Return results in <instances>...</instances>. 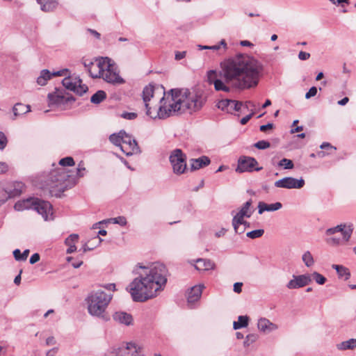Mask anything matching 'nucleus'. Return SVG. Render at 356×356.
<instances>
[{
    "mask_svg": "<svg viewBox=\"0 0 356 356\" xmlns=\"http://www.w3.org/2000/svg\"><path fill=\"white\" fill-rule=\"evenodd\" d=\"M234 104L236 105V106H233V111H239L241 109V107L243 106V104L241 102H238L236 100H233Z\"/></svg>",
    "mask_w": 356,
    "mask_h": 356,
    "instance_id": "338daca9",
    "label": "nucleus"
},
{
    "mask_svg": "<svg viewBox=\"0 0 356 356\" xmlns=\"http://www.w3.org/2000/svg\"><path fill=\"white\" fill-rule=\"evenodd\" d=\"M332 268L335 269L339 278L348 280L350 277L349 269L343 266L333 264Z\"/></svg>",
    "mask_w": 356,
    "mask_h": 356,
    "instance_id": "cd10ccee",
    "label": "nucleus"
},
{
    "mask_svg": "<svg viewBox=\"0 0 356 356\" xmlns=\"http://www.w3.org/2000/svg\"><path fill=\"white\" fill-rule=\"evenodd\" d=\"M227 49V44L224 39L221 40V41L218 44L210 46L209 48L210 50L218 51V54L219 55L224 54L226 51Z\"/></svg>",
    "mask_w": 356,
    "mask_h": 356,
    "instance_id": "2f4dec72",
    "label": "nucleus"
},
{
    "mask_svg": "<svg viewBox=\"0 0 356 356\" xmlns=\"http://www.w3.org/2000/svg\"><path fill=\"white\" fill-rule=\"evenodd\" d=\"M113 317L116 322L125 325H131L133 321L132 316L124 312H116Z\"/></svg>",
    "mask_w": 356,
    "mask_h": 356,
    "instance_id": "5701e85b",
    "label": "nucleus"
},
{
    "mask_svg": "<svg viewBox=\"0 0 356 356\" xmlns=\"http://www.w3.org/2000/svg\"><path fill=\"white\" fill-rule=\"evenodd\" d=\"M8 170V165L6 163L0 162V174L5 173Z\"/></svg>",
    "mask_w": 356,
    "mask_h": 356,
    "instance_id": "69168bd1",
    "label": "nucleus"
},
{
    "mask_svg": "<svg viewBox=\"0 0 356 356\" xmlns=\"http://www.w3.org/2000/svg\"><path fill=\"white\" fill-rule=\"evenodd\" d=\"M86 171V168L84 167L83 163L81 161L79 163L77 169H76V175L79 177H81L84 175V172Z\"/></svg>",
    "mask_w": 356,
    "mask_h": 356,
    "instance_id": "3c124183",
    "label": "nucleus"
},
{
    "mask_svg": "<svg viewBox=\"0 0 356 356\" xmlns=\"http://www.w3.org/2000/svg\"><path fill=\"white\" fill-rule=\"evenodd\" d=\"M252 203V200H249L243 204L239 211L235 214H234V211L232 212V215H233L232 220L234 221L235 223H246V220H244V218H250L254 212Z\"/></svg>",
    "mask_w": 356,
    "mask_h": 356,
    "instance_id": "ddd939ff",
    "label": "nucleus"
},
{
    "mask_svg": "<svg viewBox=\"0 0 356 356\" xmlns=\"http://www.w3.org/2000/svg\"><path fill=\"white\" fill-rule=\"evenodd\" d=\"M105 356H143L142 348L133 342L111 348Z\"/></svg>",
    "mask_w": 356,
    "mask_h": 356,
    "instance_id": "6e6552de",
    "label": "nucleus"
},
{
    "mask_svg": "<svg viewBox=\"0 0 356 356\" xmlns=\"http://www.w3.org/2000/svg\"><path fill=\"white\" fill-rule=\"evenodd\" d=\"M258 164L257 160L250 156H242L238 159V165L236 168V172L242 173L245 172L259 171L262 169L261 167L256 168Z\"/></svg>",
    "mask_w": 356,
    "mask_h": 356,
    "instance_id": "f8f14e48",
    "label": "nucleus"
},
{
    "mask_svg": "<svg viewBox=\"0 0 356 356\" xmlns=\"http://www.w3.org/2000/svg\"><path fill=\"white\" fill-rule=\"evenodd\" d=\"M221 68L226 83L240 90L256 87L264 70L258 60L241 54L222 62Z\"/></svg>",
    "mask_w": 356,
    "mask_h": 356,
    "instance_id": "f257e3e1",
    "label": "nucleus"
},
{
    "mask_svg": "<svg viewBox=\"0 0 356 356\" xmlns=\"http://www.w3.org/2000/svg\"><path fill=\"white\" fill-rule=\"evenodd\" d=\"M321 149L327 150V152L321 151L318 153L320 157H324L326 155L332 154L336 151V147L331 145L329 143H323L321 146Z\"/></svg>",
    "mask_w": 356,
    "mask_h": 356,
    "instance_id": "7c9ffc66",
    "label": "nucleus"
},
{
    "mask_svg": "<svg viewBox=\"0 0 356 356\" xmlns=\"http://www.w3.org/2000/svg\"><path fill=\"white\" fill-rule=\"evenodd\" d=\"M217 106L223 111H226L229 113H233V106H236V105L234 104L233 100L226 99L219 101L217 104Z\"/></svg>",
    "mask_w": 356,
    "mask_h": 356,
    "instance_id": "bb28decb",
    "label": "nucleus"
},
{
    "mask_svg": "<svg viewBox=\"0 0 356 356\" xmlns=\"http://www.w3.org/2000/svg\"><path fill=\"white\" fill-rule=\"evenodd\" d=\"M120 134L122 135V136H123L122 138V144L124 145L125 143H127V142L130 141V140L132 138V137L129 135L128 134H127L124 130H121L120 131Z\"/></svg>",
    "mask_w": 356,
    "mask_h": 356,
    "instance_id": "864d4df0",
    "label": "nucleus"
},
{
    "mask_svg": "<svg viewBox=\"0 0 356 356\" xmlns=\"http://www.w3.org/2000/svg\"><path fill=\"white\" fill-rule=\"evenodd\" d=\"M7 138L5 134L0 131V149H3L7 145Z\"/></svg>",
    "mask_w": 356,
    "mask_h": 356,
    "instance_id": "603ef678",
    "label": "nucleus"
},
{
    "mask_svg": "<svg viewBox=\"0 0 356 356\" xmlns=\"http://www.w3.org/2000/svg\"><path fill=\"white\" fill-rule=\"evenodd\" d=\"M138 275L127 286L134 301L145 302L157 296L167 283L168 270L163 264L156 262L148 266L138 264Z\"/></svg>",
    "mask_w": 356,
    "mask_h": 356,
    "instance_id": "f03ea898",
    "label": "nucleus"
},
{
    "mask_svg": "<svg viewBox=\"0 0 356 356\" xmlns=\"http://www.w3.org/2000/svg\"><path fill=\"white\" fill-rule=\"evenodd\" d=\"M216 76H217L216 71H215V70H209L207 72V81L210 84H212V83L213 84L214 81L218 80L216 79Z\"/></svg>",
    "mask_w": 356,
    "mask_h": 356,
    "instance_id": "49530a36",
    "label": "nucleus"
},
{
    "mask_svg": "<svg viewBox=\"0 0 356 356\" xmlns=\"http://www.w3.org/2000/svg\"><path fill=\"white\" fill-rule=\"evenodd\" d=\"M204 288V285H197L190 289L187 296L188 304L194 303L200 300Z\"/></svg>",
    "mask_w": 356,
    "mask_h": 356,
    "instance_id": "aec40b11",
    "label": "nucleus"
},
{
    "mask_svg": "<svg viewBox=\"0 0 356 356\" xmlns=\"http://www.w3.org/2000/svg\"><path fill=\"white\" fill-rule=\"evenodd\" d=\"M154 96V86L152 85H149L145 86L143 90V99L145 102V106L146 108V115L152 119H165L166 118H161L158 114L159 112V108H158V111L156 113L152 114L151 111V107L149 106L148 102Z\"/></svg>",
    "mask_w": 356,
    "mask_h": 356,
    "instance_id": "4468645a",
    "label": "nucleus"
},
{
    "mask_svg": "<svg viewBox=\"0 0 356 356\" xmlns=\"http://www.w3.org/2000/svg\"><path fill=\"white\" fill-rule=\"evenodd\" d=\"M31 111V106L29 104H24L22 103H17L13 107V120H15L17 118L22 116L23 115Z\"/></svg>",
    "mask_w": 356,
    "mask_h": 356,
    "instance_id": "412c9836",
    "label": "nucleus"
},
{
    "mask_svg": "<svg viewBox=\"0 0 356 356\" xmlns=\"http://www.w3.org/2000/svg\"><path fill=\"white\" fill-rule=\"evenodd\" d=\"M65 97L59 94L55 93H49L48 95V99L49 102V105L53 104H60Z\"/></svg>",
    "mask_w": 356,
    "mask_h": 356,
    "instance_id": "f704fd0d",
    "label": "nucleus"
},
{
    "mask_svg": "<svg viewBox=\"0 0 356 356\" xmlns=\"http://www.w3.org/2000/svg\"><path fill=\"white\" fill-rule=\"evenodd\" d=\"M264 234V230L262 229H255V230L248 232L246 234V236L250 238L254 239V238L261 237Z\"/></svg>",
    "mask_w": 356,
    "mask_h": 356,
    "instance_id": "ea45409f",
    "label": "nucleus"
},
{
    "mask_svg": "<svg viewBox=\"0 0 356 356\" xmlns=\"http://www.w3.org/2000/svg\"><path fill=\"white\" fill-rule=\"evenodd\" d=\"M241 225L242 223H235V222L232 220V226L236 234H241L245 232V228L241 227Z\"/></svg>",
    "mask_w": 356,
    "mask_h": 356,
    "instance_id": "09e8293b",
    "label": "nucleus"
},
{
    "mask_svg": "<svg viewBox=\"0 0 356 356\" xmlns=\"http://www.w3.org/2000/svg\"><path fill=\"white\" fill-rule=\"evenodd\" d=\"M278 165L283 167L284 169H285V170H291V169H293L294 167V164H293V161L290 159H285V158L281 159L279 161Z\"/></svg>",
    "mask_w": 356,
    "mask_h": 356,
    "instance_id": "58836bf2",
    "label": "nucleus"
},
{
    "mask_svg": "<svg viewBox=\"0 0 356 356\" xmlns=\"http://www.w3.org/2000/svg\"><path fill=\"white\" fill-rule=\"evenodd\" d=\"M215 267V264L211 261L210 259H198L196 260V264L195 265V268L197 270H209L211 269H213Z\"/></svg>",
    "mask_w": 356,
    "mask_h": 356,
    "instance_id": "393cba45",
    "label": "nucleus"
},
{
    "mask_svg": "<svg viewBox=\"0 0 356 356\" xmlns=\"http://www.w3.org/2000/svg\"><path fill=\"white\" fill-rule=\"evenodd\" d=\"M123 136H122L121 134H120V132L118 134H113L109 136V140L111 143H112L113 145L116 146H119L121 148V146H123L122 144V140Z\"/></svg>",
    "mask_w": 356,
    "mask_h": 356,
    "instance_id": "4c0bfd02",
    "label": "nucleus"
},
{
    "mask_svg": "<svg viewBox=\"0 0 356 356\" xmlns=\"http://www.w3.org/2000/svg\"><path fill=\"white\" fill-rule=\"evenodd\" d=\"M213 85H214L215 89L218 91H219V90H222V91H225V92L229 91V88L228 86H225V84L220 79L215 81Z\"/></svg>",
    "mask_w": 356,
    "mask_h": 356,
    "instance_id": "a19ab883",
    "label": "nucleus"
},
{
    "mask_svg": "<svg viewBox=\"0 0 356 356\" xmlns=\"http://www.w3.org/2000/svg\"><path fill=\"white\" fill-rule=\"evenodd\" d=\"M309 276H311V282L314 280L317 284L321 285L324 284L326 282V278L318 272L309 274Z\"/></svg>",
    "mask_w": 356,
    "mask_h": 356,
    "instance_id": "e433bc0d",
    "label": "nucleus"
},
{
    "mask_svg": "<svg viewBox=\"0 0 356 356\" xmlns=\"http://www.w3.org/2000/svg\"><path fill=\"white\" fill-rule=\"evenodd\" d=\"M42 187L49 188L51 191L53 189L58 192H64L75 185V177L69 175L62 168H56L49 172L44 173L41 178Z\"/></svg>",
    "mask_w": 356,
    "mask_h": 356,
    "instance_id": "20e7f679",
    "label": "nucleus"
},
{
    "mask_svg": "<svg viewBox=\"0 0 356 356\" xmlns=\"http://www.w3.org/2000/svg\"><path fill=\"white\" fill-rule=\"evenodd\" d=\"M40 260V255L38 253H35L32 254V256L30 258L29 262L31 264H34L37 263Z\"/></svg>",
    "mask_w": 356,
    "mask_h": 356,
    "instance_id": "052dcab7",
    "label": "nucleus"
},
{
    "mask_svg": "<svg viewBox=\"0 0 356 356\" xmlns=\"http://www.w3.org/2000/svg\"><path fill=\"white\" fill-rule=\"evenodd\" d=\"M211 163L210 159L207 156H202L197 159L190 160V165L192 170H197L209 165Z\"/></svg>",
    "mask_w": 356,
    "mask_h": 356,
    "instance_id": "6ab92c4d",
    "label": "nucleus"
},
{
    "mask_svg": "<svg viewBox=\"0 0 356 356\" xmlns=\"http://www.w3.org/2000/svg\"><path fill=\"white\" fill-rule=\"evenodd\" d=\"M112 298L113 293H106L102 289L90 292L86 300L89 314L106 321V309Z\"/></svg>",
    "mask_w": 356,
    "mask_h": 356,
    "instance_id": "39448f33",
    "label": "nucleus"
},
{
    "mask_svg": "<svg viewBox=\"0 0 356 356\" xmlns=\"http://www.w3.org/2000/svg\"><path fill=\"white\" fill-rule=\"evenodd\" d=\"M249 317L248 316H239L238 321H234L233 323V328L238 330L243 327H246L248 325Z\"/></svg>",
    "mask_w": 356,
    "mask_h": 356,
    "instance_id": "c756f323",
    "label": "nucleus"
},
{
    "mask_svg": "<svg viewBox=\"0 0 356 356\" xmlns=\"http://www.w3.org/2000/svg\"><path fill=\"white\" fill-rule=\"evenodd\" d=\"M37 1L40 5L41 10L44 12H51L58 5L57 0H37Z\"/></svg>",
    "mask_w": 356,
    "mask_h": 356,
    "instance_id": "a878e982",
    "label": "nucleus"
},
{
    "mask_svg": "<svg viewBox=\"0 0 356 356\" xmlns=\"http://www.w3.org/2000/svg\"><path fill=\"white\" fill-rule=\"evenodd\" d=\"M164 96L160 99L159 115L168 118L178 113H196L200 111L207 101V95L199 88H175L168 93L163 90Z\"/></svg>",
    "mask_w": 356,
    "mask_h": 356,
    "instance_id": "7ed1b4c3",
    "label": "nucleus"
},
{
    "mask_svg": "<svg viewBox=\"0 0 356 356\" xmlns=\"http://www.w3.org/2000/svg\"><path fill=\"white\" fill-rule=\"evenodd\" d=\"M353 232V226L352 224L346 225V224L338 225L336 227L327 229L325 234L327 236L333 235L335 233L341 232L343 236V240L348 241Z\"/></svg>",
    "mask_w": 356,
    "mask_h": 356,
    "instance_id": "2eb2a0df",
    "label": "nucleus"
},
{
    "mask_svg": "<svg viewBox=\"0 0 356 356\" xmlns=\"http://www.w3.org/2000/svg\"><path fill=\"white\" fill-rule=\"evenodd\" d=\"M108 222H112L115 224H118L121 226H124L127 225V219L124 216H118L113 218H110L107 220Z\"/></svg>",
    "mask_w": 356,
    "mask_h": 356,
    "instance_id": "79ce46f5",
    "label": "nucleus"
},
{
    "mask_svg": "<svg viewBox=\"0 0 356 356\" xmlns=\"http://www.w3.org/2000/svg\"><path fill=\"white\" fill-rule=\"evenodd\" d=\"M103 287L104 289H106V290H108L109 291L108 293H112V292L115 291V284H111V283L106 284L104 285Z\"/></svg>",
    "mask_w": 356,
    "mask_h": 356,
    "instance_id": "680f3d73",
    "label": "nucleus"
},
{
    "mask_svg": "<svg viewBox=\"0 0 356 356\" xmlns=\"http://www.w3.org/2000/svg\"><path fill=\"white\" fill-rule=\"evenodd\" d=\"M186 156L179 149L173 150L170 156V162L175 174H183L186 169Z\"/></svg>",
    "mask_w": 356,
    "mask_h": 356,
    "instance_id": "1a4fd4ad",
    "label": "nucleus"
},
{
    "mask_svg": "<svg viewBox=\"0 0 356 356\" xmlns=\"http://www.w3.org/2000/svg\"><path fill=\"white\" fill-rule=\"evenodd\" d=\"M302 260L307 267H312L315 262L312 253L309 250L303 253Z\"/></svg>",
    "mask_w": 356,
    "mask_h": 356,
    "instance_id": "72a5a7b5",
    "label": "nucleus"
},
{
    "mask_svg": "<svg viewBox=\"0 0 356 356\" xmlns=\"http://www.w3.org/2000/svg\"><path fill=\"white\" fill-rule=\"evenodd\" d=\"M305 184L303 178L296 179L292 177H285L274 183L276 188H285V189H300Z\"/></svg>",
    "mask_w": 356,
    "mask_h": 356,
    "instance_id": "9b49d317",
    "label": "nucleus"
},
{
    "mask_svg": "<svg viewBox=\"0 0 356 356\" xmlns=\"http://www.w3.org/2000/svg\"><path fill=\"white\" fill-rule=\"evenodd\" d=\"M81 80L79 77L67 76L63 79L62 83L63 86L76 94L81 96L88 90L86 85L81 84Z\"/></svg>",
    "mask_w": 356,
    "mask_h": 356,
    "instance_id": "9d476101",
    "label": "nucleus"
},
{
    "mask_svg": "<svg viewBox=\"0 0 356 356\" xmlns=\"http://www.w3.org/2000/svg\"><path fill=\"white\" fill-rule=\"evenodd\" d=\"M311 276L309 274L293 275V278L287 283L289 289H296L304 287L311 283Z\"/></svg>",
    "mask_w": 356,
    "mask_h": 356,
    "instance_id": "dca6fc26",
    "label": "nucleus"
},
{
    "mask_svg": "<svg viewBox=\"0 0 356 356\" xmlns=\"http://www.w3.org/2000/svg\"><path fill=\"white\" fill-rule=\"evenodd\" d=\"M57 353H58V348H54L47 352L46 356H55Z\"/></svg>",
    "mask_w": 356,
    "mask_h": 356,
    "instance_id": "774afa93",
    "label": "nucleus"
},
{
    "mask_svg": "<svg viewBox=\"0 0 356 356\" xmlns=\"http://www.w3.org/2000/svg\"><path fill=\"white\" fill-rule=\"evenodd\" d=\"M121 151L127 156H130L139 152L140 149L136 140L131 138L130 141L125 143L123 146H121Z\"/></svg>",
    "mask_w": 356,
    "mask_h": 356,
    "instance_id": "4be33fe9",
    "label": "nucleus"
},
{
    "mask_svg": "<svg viewBox=\"0 0 356 356\" xmlns=\"http://www.w3.org/2000/svg\"><path fill=\"white\" fill-rule=\"evenodd\" d=\"M95 66L97 68V72L90 69V75L92 78L102 77L104 81L113 85L123 84L125 81L119 75L118 67L110 58H101Z\"/></svg>",
    "mask_w": 356,
    "mask_h": 356,
    "instance_id": "423d86ee",
    "label": "nucleus"
},
{
    "mask_svg": "<svg viewBox=\"0 0 356 356\" xmlns=\"http://www.w3.org/2000/svg\"><path fill=\"white\" fill-rule=\"evenodd\" d=\"M254 146L259 149H265L270 146V143L266 140H259L256 143Z\"/></svg>",
    "mask_w": 356,
    "mask_h": 356,
    "instance_id": "c03bdc74",
    "label": "nucleus"
},
{
    "mask_svg": "<svg viewBox=\"0 0 356 356\" xmlns=\"http://www.w3.org/2000/svg\"><path fill=\"white\" fill-rule=\"evenodd\" d=\"M79 235L76 234H70L65 241V245L74 244L78 241Z\"/></svg>",
    "mask_w": 356,
    "mask_h": 356,
    "instance_id": "a18cd8bd",
    "label": "nucleus"
},
{
    "mask_svg": "<svg viewBox=\"0 0 356 356\" xmlns=\"http://www.w3.org/2000/svg\"><path fill=\"white\" fill-rule=\"evenodd\" d=\"M254 114V111L253 110H252L251 113H250L249 115L243 117L241 120V124H243V125L245 124L251 119V118L253 116Z\"/></svg>",
    "mask_w": 356,
    "mask_h": 356,
    "instance_id": "bf43d9fd",
    "label": "nucleus"
},
{
    "mask_svg": "<svg viewBox=\"0 0 356 356\" xmlns=\"http://www.w3.org/2000/svg\"><path fill=\"white\" fill-rule=\"evenodd\" d=\"M257 328L260 332L268 334L277 330L278 325L266 318H260L257 322Z\"/></svg>",
    "mask_w": 356,
    "mask_h": 356,
    "instance_id": "a211bd4d",
    "label": "nucleus"
},
{
    "mask_svg": "<svg viewBox=\"0 0 356 356\" xmlns=\"http://www.w3.org/2000/svg\"><path fill=\"white\" fill-rule=\"evenodd\" d=\"M21 251L19 249H16L13 251V256L17 261H22Z\"/></svg>",
    "mask_w": 356,
    "mask_h": 356,
    "instance_id": "e2e57ef3",
    "label": "nucleus"
},
{
    "mask_svg": "<svg viewBox=\"0 0 356 356\" xmlns=\"http://www.w3.org/2000/svg\"><path fill=\"white\" fill-rule=\"evenodd\" d=\"M282 207V204L278 202L270 204L264 202H259L258 204V213L262 214L264 211H275L280 209Z\"/></svg>",
    "mask_w": 356,
    "mask_h": 356,
    "instance_id": "b1692460",
    "label": "nucleus"
},
{
    "mask_svg": "<svg viewBox=\"0 0 356 356\" xmlns=\"http://www.w3.org/2000/svg\"><path fill=\"white\" fill-rule=\"evenodd\" d=\"M99 59H97L95 60V62H92V61H89L88 63H87L86 61L84 62V66L87 68L88 72L90 73V69H93V68H97L96 66H95V65H97V62L99 60Z\"/></svg>",
    "mask_w": 356,
    "mask_h": 356,
    "instance_id": "6e6d98bb",
    "label": "nucleus"
},
{
    "mask_svg": "<svg viewBox=\"0 0 356 356\" xmlns=\"http://www.w3.org/2000/svg\"><path fill=\"white\" fill-rule=\"evenodd\" d=\"M15 189L13 192V195H17L22 193L24 189V184L22 182H16L14 184Z\"/></svg>",
    "mask_w": 356,
    "mask_h": 356,
    "instance_id": "de8ad7c7",
    "label": "nucleus"
},
{
    "mask_svg": "<svg viewBox=\"0 0 356 356\" xmlns=\"http://www.w3.org/2000/svg\"><path fill=\"white\" fill-rule=\"evenodd\" d=\"M337 348L339 350H353L356 348V339H350L337 344Z\"/></svg>",
    "mask_w": 356,
    "mask_h": 356,
    "instance_id": "c85d7f7f",
    "label": "nucleus"
},
{
    "mask_svg": "<svg viewBox=\"0 0 356 356\" xmlns=\"http://www.w3.org/2000/svg\"><path fill=\"white\" fill-rule=\"evenodd\" d=\"M16 211L33 209L40 214L44 220L53 219V208L51 204L44 200L36 197H29L17 201L14 206Z\"/></svg>",
    "mask_w": 356,
    "mask_h": 356,
    "instance_id": "0eeeda50",
    "label": "nucleus"
},
{
    "mask_svg": "<svg viewBox=\"0 0 356 356\" xmlns=\"http://www.w3.org/2000/svg\"><path fill=\"white\" fill-rule=\"evenodd\" d=\"M120 116L126 120H134L137 118L138 115L136 113L134 112H124L120 115Z\"/></svg>",
    "mask_w": 356,
    "mask_h": 356,
    "instance_id": "8fccbe9b",
    "label": "nucleus"
},
{
    "mask_svg": "<svg viewBox=\"0 0 356 356\" xmlns=\"http://www.w3.org/2000/svg\"><path fill=\"white\" fill-rule=\"evenodd\" d=\"M259 339V335L256 333H251L245 337V341H243V346L247 348L251 344L257 341Z\"/></svg>",
    "mask_w": 356,
    "mask_h": 356,
    "instance_id": "c9c22d12",
    "label": "nucleus"
},
{
    "mask_svg": "<svg viewBox=\"0 0 356 356\" xmlns=\"http://www.w3.org/2000/svg\"><path fill=\"white\" fill-rule=\"evenodd\" d=\"M310 58V54L305 51H300L298 54V58L301 60H306Z\"/></svg>",
    "mask_w": 356,
    "mask_h": 356,
    "instance_id": "4d7b16f0",
    "label": "nucleus"
},
{
    "mask_svg": "<svg viewBox=\"0 0 356 356\" xmlns=\"http://www.w3.org/2000/svg\"><path fill=\"white\" fill-rule=\"evenodd\" d=\"M274 127V124L273 123H268L267 124L261 125L259 127V130L262 132H266L269 129H272Z\"/></svg>",
    "mask_w": 356,
    "mask_h": 356,
    "instance_id": "13d9d810",
    "label": "nucleus"
},
{
    "mask_svg": "<svg viewBox=\"0 0 356 356\" xmlns=\"http://www.w3.org/2000/svg\"><path fill=\"white\" fill-rule=\"evenodd\" d=\"M317 88L315 86H312L309 91L305 94L306 99H310L312 97H314L317 93Z\"/></svg>",
    "mask_w": 356,
    "mask_h": 356,
    "instance_id": "5fc2aeb1",
    "label": "nucleus"
},
{
    "mask_svg": "<svg viewBox=\"0 0 356 356\" xmlns=\"http://www.w3.org/2000/svg\"><path fill=\"white\" fill-rule=\"evenodd\" d=\"M106 97V94L103 90H98L90 98L92 103L97 104L101 103Z\"/></svg>",
    "mask_w": 356,
    "mask_h": 356,
    "instance_id": "473e14b6",
    "label": "nucleus"
},
{
    "mask_svg": "<svg viewBox=\"0 0 356 356\" xmlns=\"http://www.w3.org/2000/svg\"><path fill=\"white\" fill-rule=\"evenodd\" d=\"M59 165L62 166H73L74 161L72 157L67 156L60 160Z\"/></svg>",
    "mask_w": 356,
    "mask_h": 356,
    "instance_id": "37998d69",
    "label": "nucleus"
},
{
    "mask_svg": "<svg viewBox=\"0 0 356 356\" xmlns=\"http://www.w3.org/2000/svg\"><path fill=\"white\" fill-rule=\"evenodd\" d=\"M68 70L67 69H63L62 70L51 73L48 70H42L40 72V76L37 79V83L40 86H45L47 81L49 80L52 76H65Z\"/></svg>",
    "mask_w": 356,
    "mask_h": 356,
    "instance_id": "f3484780",
    "label": "nucleus"
},
{
    "mask_svg": "<svg viewBox=\"0 0 356 356\" xmlns=\"http://www.w3.org/2000/svg\"><path fill=\"white\" fill-rule=\"evenodd\" d=\"M242 286H243V284L241 282H236L234 284V291L237 293H241L242 291Z\"/></svg>",
    "mask_w": 356,
    "mask_h": 356,
    "instance_id": "0e129e2a",
    "label": "nucleus"
}]
</instances>
